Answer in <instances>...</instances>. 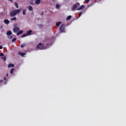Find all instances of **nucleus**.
I'll return each instance as SVG.
<instances>
[{
  "label": "nucleus",
  "mask_w": 126,
  "mask_h": 126,
  "mask_svg": "<svg viewBox=\"0 0 126 126\" xmlns=\"http://www.w3.org/2000/svg\"><path fill=\"white\" fill-rule=\"evenodd\" d=\"M31 33H32V31L31 30H30L27 32V34L28 36V35H31Z\"/></svg>",
  "instance_id": "16"
},
{
  "label": "nucleus",
  "mask_w": 126,
  "mask_h": 126,
  "mask_svg": "<svg viewBox=\"0 0 126 126\" xmlns=\"http://www.w3.org/2000/svg\"><path fill=\"white\" fill-rule=\"evenodd\" d=\"M1 59H2V61H3V62H5L6 61V57H5V56L1 57Z\"/></svg>",
  "instance_id": "13"
},
{
  "label": "nucleus",
  "mask_w": 126,
  "mask_h": 126,
  "mask_svg": "<svg viewBox=\"0 0 126 126\" xmlns=\"http://www.w3.org/2000/svg\"><path fill=\"white\" fill-rule=\"evenodd\" d=\"M18 13H20V10L19 9L14 10L10 12V16L11 17H14V16L17 15Z\"/></svg>",
  "instance_id": "1"
},
{
  "label": "nucleus",
  "mask_w": 126,
  "mask_h": 126,
  "mask_svg": "<svg viewBox=\"0 0 126 126\" xmlns=\"http://www.w3.org/2000/svg\"><path fill=\"white\" fill-rule=\"evenodd\" d=\"M85 7V6L84 5H82L79 8L77 9V10H81V9H83Z\"/></svg>",
  "instance_id": "8"
},
{
  "label": "nucleus",
  "mask_w": 126,
  "mask_h": 126,
  "mask_svg": "<svg viewBox=\"0 0 126 126\" xmlns=\"http://www.w3.org/2000/svg\"><path fill=\"white\" fill-rule=\"evenodd\" d=\"M8 67H14V65L12 63H9L8 65Z\"/></svg>",
  "instance_id": "11"
},
{
  "label": "nucleus",
  "mask_w": 126,
  "mask_h": 126,
  "mask_svg": "<svg viewBox=\"0 0 126 126\" xmlns=\"http://www.w3.org/2000/svg\"><path fill=\"white\" fill-rule=\"evenodd\" d=\"M41 15H42V16H43V15H44V13L43 12H41Z\"/></svg>",
  "instance_id": "33"
},
{
  "label": "nucleus",
  "mask_w": 126,
  "mask_h": 126,
  "mask_svg": "<svg viewBox=\"0 0 126 126\" xmlns=\"http://www.w3.org/2000/svg\"><path fill=\"white\" fill-rule=\"evenodd\" d=\"M60 32H64V25H62L60 27Z\"/></svg>",
  "instance_id": "6"
},
{
  "label": "nucleus",
  "mask_w": 126,
  "mask_h": 126,
  "mask_svg": "<svg viewBox=\"0 0 126 126\" xmlns=\"http://www.w3.org/2000/svg\"><path fill=\"white\" fill-rule=\"evenodd\" d=\"M26 36H28V35H27V34L25 33V34H23V35H22L21 37H22V38H24V37H26Z\"/></svg>",
  "instance_id": "22"
},
{
  "label": "nucleus",
  "mask_w": 126,
  "mask_h": 126,
  "mask_svg": "<svg viewBox=\"0 0 126 126\" xmlns=\"http://www.w3.org/2000/svg\"><path fill=\"white\" fill-rule=\"evenodd\" d=\"M29 10H30L31 11H32L33 10V7L31 6H29Z\"/></svg>",
  "instance_id": "18"
},
{
  "label": "nucleus",
  "mask_w": 126,
  "mask_h": 126,
  "mask_svg": "<svg viewBox=\"0 0 126 126\" xmlns=\"http://www.w3.org/2000/svg\"><path fill=\"white\" fill-rule=\"evenodd\" d=\"M61 24H62V22H58L57 24L56 25L58 27H59V26H60V25H61Z\"/></svg>",
  "instance_id": "19"
},
{
  "label": "nucleus",
  "mask_w": 126,
  "mask_h": 126,
  "mask_svg": "<svg viewBox=\"0 0 126 126\" xmlns=\"http://www.w3.org/2000/svg\"><path fill=\"white\" fill-rule=\"evenodd\" d=\"M34 2L33 1L30 2V4H33Z\"/></svg>",
  "instance_id": "31"
},
{
  "label": "nucleus",
  "mask_w": 126,
  "mask_h": 126,
  "mask_svg": "<svg viewBox=\"0 0 126 126\" xmlns=\"http://www.w3.org/2000/svg\"><path fill=\"white\" fill-rule=\"evenodd\" d=\"M20 31V29L19 27H14L13 29V32L14 33H17V32H19Z\"/></svg>",
  "instance_id": "4"
},
{
  "label": "nucleus",
  "mask_w": 126,
  "mask_h": 126,
  "mask_svg": "<svg viewBox=\"0 0 126 126\" xmlns=\"http://www.w3.org/2000/svg\"><path fill=\"white\" fill-rule=\"evenodd\" d=\"M3 56H4V55L3 54V53H1V54H0V57H3Z\"/></svg>",
  "instance_id": "29"
},
{
  "label": "nucleus",
  "mask_w": 126,
  "mask_h": 126,
  "mask_svg": "<svg viewBox=\"0 0 126 126\" xmlns=\"http://www.w3.org/2000/svg\"><path fill=\"white\" fill-rule=\"evenodd\" d=\"M15 41H16V38H14L12 40V42H15Z\"/></svg>",
  "instance_id": "27"
},
{
  "label": "nucleus",
  "mask_w": 126,
  "mask_h": 126,
  "mask_svg": "<svg viewBox=\"0 0 126 126\" xmlns=\"http://www.w3.org/2000/svg\"><path fill=\"white\" fill-rule=\"evenodd\" d=\"M14 5L17 8H18L19 6H18V3H17V2H15L14 3Z\"/></svg>",
  "instance_id": "20"
},
{
  "label": "nucleus",
  "mask_w": 126,
  "mask_h": 126,
  "mask_svg": "<svg viewBox=\"0 0 126 126\" xmlns=\"http://www.w3.org/2000/svg\"><path fill=\"white\" fill-rule=\"evenodd\" d=\"M16 20H17V19L16 18V17H14L11 19V21H16Z\"/></svg>",
  "instance_id": "15"
},
{
  "label": "nucleus",
  "mask_w": 126,
  "mask_h": 126,
  "mask_svg": "<svg viewBox=\"0 0 126 126\" xmlns=\"http://www.w3.org/2000/svg\"><path fill=\"white\" fill-rule=\"evenodd\" d=\"M85 1L86 2V3H88V2H89V1H90V0H85Z\"/></svg>",
  "instance_id": "26"
},
{
  "label": "nucleus",
  "mask_w": 126,
  "mask_h": 126,
  "mask_svg": "<svg viewBox=\"0 0 126 126\" xmlns=\"http://www.w3.org/2000/svg\"><path fill=\"white\" fill-rule=\"evenodd\" d=\"M8 39H12V36L11 35L8 36Z\"/></svg>",
  "instance_id": "30"
},
{
  "label": "nucleus",
  "mask_w": 126,
  "mask_h": 126,
  "mask_svg": "<svg viewBox=\"0 0 126 126\" xmlns=\"http://www.w3.org/2000/svg\"><path fill=\"white\" fill-rule=\"evenodd\" d=\"M4 81H5V80H6V78L5 77H4Z\"/></svg>",
  "instance_id": "34"
},
{
  "label": "nucleus",
  "mask_w": 126,
  "mask_h": 126,
  "mask_svg": "<svg viewBox=\"0 0 126 126\" xmlns=\"http://www.w3.org/2000/svg\"><path fill=\"white\" fill-rule=\"evenodd\" d=\"M81 14H82V12H80L79 14V17H80L81 16Z\"/></svg>",
  "instance_id": "28"
},
{
  "label": "nucleus",
  "mask_w": 126,
  "mask_h": 126,
  "mask_svg": "<svg viewBox=\"0 0 126 126\" xmlns=\"http://www.w3.org/2000/svg\"><path fill=\"white\" fill-rule=\"evenodd\" d=\"M70 19H71V16L69 15L66 18V20L68 21V20H70Z\"/></svg>",
  "instance_id": "14"
},
{
  "label": "nucleus",
  "mask_w": 126,
  "mask_h": 126,
  "mask_svg": "<svg viewBox=\"0 0 126 126\" xmlns=\"http://www.w3.org/2000/svg\"><path fill=\"white\" fill-rule=\"evenodd\" d=\"M20 47L21 48H24V47H25V44H21Z\"/></svg>",
  "instance_id": "24"
},
{
  "label": "nucleus",
  "mask_w": 126,
  "mask_h": 126,
  "mask_svg": "<svg viewBox=\"0 0 126 126\" xmlns=\"http://www.w3.org/2000/svg\"><path fill=\"white\" fill-rule=\"evenodd\" d=\"M44 49H45L44 44L41 43H39L36 47V50H44Z\"/></svg>",
  "instance_id": "2"
},
{
  "label": "nucleus",
  "mask_w": 126,
  "mask_h": 126,
  "mask_svg": "<svg viewBox=\"0 0 126 126\" xmlns=\"http://www.w3.org/2000/svg\"><path fill=\"white\" fill-rule=\"evenodd\" d=\"M60 6H61V5H60V4H56L57 8H59V7H60Z\"/></svg>",
  "instance_id": "25"
},
{
  "label": "nucleus",
  "mask_w": 126,
  "mask_h": 126,
  "mask_svg": "<svg viewBox=\"0 0 126 126\" xmlns=\"http://www.w3.org/2000/svg\"><path fill=\"white\" fill-rule=\"evenodd\" d=\"M18 55H20V56H21V57H24V56H25L26 54L24 53H22L21 52H19L18 53Z\"/></svg>",
  "instance_id": "7"
},
{
  "label": "nucleus",
  "mask_w": 126,
  "mask_h": 126,
  "mask_svg": "<svg viewBox=\"0 0 126 126\" xmlns=\"http://www.w3.org/2000/svg\"><path fill=\"white\" fill-rule=\"evenodd\" d=\"M2 46L0 45V50H1L2 49Z\"/></svg>",
  "instance_id": "32"
},
{
  "label": "nucleus",
  "mask_w": 126,
  "mask_h": 126,
  "mask_svg": "<svg viewBox=\"0 0 126 126\" xmlns=\"http://www.w3.org/2000/svg\"><path fill=\"white\" fill-rule=\"evenodd\" d=\"M9 1H13V0H9Z\"/></svg>",
  "instance_id": "37"
},
{
  "label": "nucleus",
  "mask_w": 126,
  "mask_h": 126,
  "mask_svg": "<svg viewBox=\"0 0 126 126\" xmlns=\"http://www.w3.org/2000/svg\"><path fill=\"white\" fill-rule=\"evenodd\" d=\"M23 33V31H20V32H18L17 33V36H19V35H20V34H22Z\"/></svg>",
  "instance_id": "12"
},
{
  "label": "nucleus",
  "mask_w": 126,
  "mask_h": 126,
  "mask_svg": "<svg viewBox=\"0 0 126 126\" xmlns=\"http://www.w3.org/2000/svg\"><path fill=\"white\" fill-rule=\"evenodd\" d=\"M23 15H26V10H23Z\"/></svg>",
  "instance_id": "21"
},
{
  "label": "nucleus",
  "mask_w": 126,
  "mask_h": 126,
  "mask_svg": "<svg viewBox=\"0 0 126 126\" xmlns=\"http://www.w3.org/2000/svg\"><path fill=\"white\" fill-rule=\"evenodd\" d=\"M6 76L7 77L8 76V73H7V74H6Z\"/></svg>",
  "instance_id": "35"
},
{
  "label": "nucleus",
  "mask_w": 126,
  "mask_h": 126,
  "mask_svg": "<svg viewBox=\"0 0 126 126\" xmlns=\"http://www.w3.org/2000/svg\"><path fill=\"white\" fill-rule=\"evenodd\" d=\"M4 23H5V24H9V20H8V19H5L4 20Z\"/></svg>",
  "instance_id": "9"
},
{
  "label": "nucleus",
  "mask_w": 126,
  "mask_h": 126,
  "mask_svg": "<svg viewBox=\"0 0 126 126\" xmlns=\"http://www.w3.org/2000/svg\"><path fill=\"white\" fill-rule=\"evenodd\" d=\"M45 42H47V46H49V45H52V39L50 38H48L45 40Z\"/></svg>",
  "instance_id": "5"
},
{
  "label": "nucleus",
  "mask_w": 126,
  "mask_h": 126,
  "mask_svg": "<svg viewBox=\"0 0 126 126\" xmlns=\"http://www.w3.org/2000/svg\"><path fill=\"white\" fill-rule=\"evenodd\" d=\"M13 70H14V68H12V69L10 71V73L11 74H12V73H13Z\"/></svg>",
  "instance_id": "23"
},
{
  "label": "nucleus",
  "mask_w": 126,
  "mask_h": 126,
  "mask_svg": "<svg viewBox=\"0 0 126 126\" xmlns=\"http://www.w3.org/2000/svg\"><path fill=\"white\" fill-rule=\"evenodd\" d=\"M80 6V4H79V2H76L75 3V4L74 5V6L72 9V11H73L75 9H76V7H77V6H78V7H79V6Z\"/></svg>",
  "instance_id": "3"
},
{
  "label": "nucleus",
  "mask_w": 126,
  "mask_h": 126,
  "mask_svg": "<svg viewBox=\"0 0 126 126\" xmlns=\"http://www.w3.org/2000/svg\"><path fill=\"white\" fill-rule=\"evenodd\" d=\"M6 34H7V36H10V35H11V34H12V32H11V31H9L8 32H7Z\"/></svg>",
  "instance_id": "10"
},
{
  "label": "nucleus",
  "mask_w": 126,
  "mask_h": 126,
  "mask_svg": "<svg viewBox=\"0 0 126 126\" xmlns=\"http://www.w3.org/2000/svg\"><path fill=\"white\" fill-rule=\"evenodd\" d=\"M40 2H41V0H36L35 1L36 4H40Z\"/></svg>",
  "instance_id": "17"
},
{
  "label": "nucleus",
  "mask_w": 126,
  "mask_h": 126,
  "mask_svg": "<svg viewBox=\"0 0 126 126\" xmlns=\"http://www.w3.org/2000/svg\"><path fill=\"white\" fill-rule=\"evenodd\" d=\"M2 80H0V83H1V82H2Z\"/></svg>",
  "instance_id": "36"
}]
</instances>
